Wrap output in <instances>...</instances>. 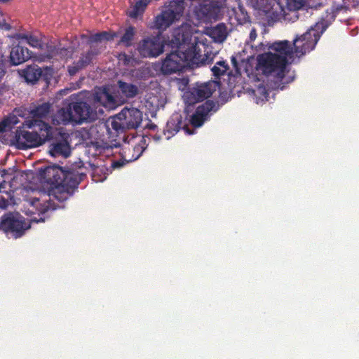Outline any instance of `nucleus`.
I'll list each match as a JSON object with an SVG mask.
<instances>
[{
    "mask_svg": "<svg viewBox=\"0 0 359 359\" xmlns=\"http://www.w3.org/2000/svg\"><path fill=\"white\" fill-rule=\"evenodd\" d=\"M43 175L47 183L51 186L49 200L41 203L38 208L40 213L45 214L49 210L63 208L62 205H55L54 200L62 203L71 197L77 189L81 177L78 172L65 170L57 165L46 167Z\"/></svg>",
    "mask_w": 359,
    "mask_h": 359,
    "instance_id": "obj_1",
    "label": "nucleus"
},
{
    "mask_svg": "<svg viewBox=\"0 0 359 359\" xmlns=\"http://www.w3.org/2000/svg\"><path fill=\"white\" fill-rule=\"evenodd\" d=\"M272 50L275 53L268 52L259 54L257 57V69L262 71L266 76L275 74L278 79L285 77V70L290 60L294 58V46L287 40L275 41L272 43H260L257 50Z\"/></svg>",
    "mask_w": 359,
    "mask_h": 359,
    "instance_id": "obj_2",
    "label": "nucleus"
},
{
    "mask_svg": "<svg viewBox=\"0 0 359 359\" xmlns=\"http://www.w3.org/2000/svg\"><path fill=\"white\" fill-rule=\"evenodd\" d=\"M70 103L74 124L77 125L96 121L99 118L98 114H104L102 107L113 109L118 104L111 88L106 86L95 88L92 103L82 100L72 101Z\"/></svg>",
    "mask_w": 359,
    "mask_h": 359,
    "instance_id": "obj_3",
    "label": "nucleus"
},
{
    "mask_svg": "<svg viewBox=\"0 0 359 359\" xmlns=\"http://www.w3.org/2000/svg\"><path fill=\"white\" fill-rule=\"evenodd\" d=\"M193 34L194 28L189 23H183L174 29L170 45L177 50L167 54L162 61L161 71L164 75H170L183 69L187 62L184 48L185 45L190 43Z\"/></svg>",
    "mask_w": 359,
    "mask_h": 359,
    "instance_id": "obj_4",
    "label": "nucleus"
},
{
    "mask_svg": "<svg viewBox=\"0 0 359 359\" xmlns=\"http://www.w3.org/2000/svg\"><path fill=\"white\" fill-rule=\"evenodd\" d=\"M24 125L29 128L36 127L38 130L26 131L17 130L15 135V142L17 148L27 149L39 147L49 141L52 126L43 120H27Z\"/></svg>",
    "mask_w": 359,
    "mask_h": 359,
    "instance_id": "obj_5",
    "label": "nucleus"
},
{
    "mask_svg": "<svg viewBox=\"0 0 359 359\" xmlns=\"http://www.w3.org/2000/svg\"><path fill=\"white\" fill-rule=\"evenodd\" d=\"M185 5V0H169L165 9L154 18L151 28L160 32L166 30L183 16Z\"/></svg>",
    "mask_w": 359,
    "mask_h": 359,
    "instance_id": "obj_6",
    "label": "nucleus"
},
{
    "mask_svg": "<svg viewBox=\"0 0 359 359\" xmlns=\"http://www.w3.org/2000/svg\"><path fill=\"white\" fill-rule=\"evenodd\" d=\"M104 39L100 32L91 35L88 41L90 45L89 50L85 53L81 54L79 60L75 61L72 65L68 66L67 70L70 76H74L80 70L86 68L93 63V60L101 53L100 48L97 42H101Z\"/></svg>",
    "mask_w": 359,
    "mask_h": 359,
    "instance_id": "obj_7",
    "label": "nucleus"
},
{
    "mask_svg": "<svg viewBox=\"0 0 359 359\" xmlns=\"http://www.w3.org/2000/svg\"><path fill=\"white\" fill-rule=\"evenodd\" d=\"M50 133L48 154L53 157H69L72 154L69 135L53 126Z\"/></svg>",
    "mask_w": 359,
    "mask_h": 359,
    "instance_id": "obj_8",
    "label": "nucleus"
},
{
    "mask_svg": "<svg viewBox=\"0 0 359 359\" xmlns=\"http://www.w3.org/2000/svg\"><path fill=\"white\" fill-rule=\"evenodd\" d=\"M184 49L187 62L197 67L212 62L215 56L209 46L203 43H194L192 39L189 44L185 45Z\"/></svg>",
    "mask_w": 359,
    "mask_h": 359,
    "instance_id": "obj_9",
    "label": "nucleus"
},
{
    "mask_svg": "<svg viewBox=\"0 0 359 359\" xmlns=\"http://www.w3.org/2000/svg\"><path fill=\"white\" fill-rule=\"evenodd\" d=\"M219 85V81L212 80L204 83H196L184 93L186 103L191 105L209 98L216 91Z\"/></svg>",
    "mask_w": 359,
    "mask_h": 359,
    "instance_id": "obj_10",
    "label": "nucleus"
},
{
    "mask_svg": "<svg viewBox=\"0 0 359 359\" xmlns=\"http://www.w3.org/2000/svg\"><path fill=\"white\" fill-rule=\"evenodd\" d=\"M29 228L23 217L18 213L9 212L4 215L0 222V230L6 234H11L15 238L22 236Z\"/></svg>",
    "mask_w": 359,
    "mask_h": 359,
    "instance_id": "obj_11",
    "label": "nucleus"
},
{
    "mask_svg": "<svg viewBox=\"0 0 359 359\" xmlns=\"http://www.w3.org/2000/svg\"><path fill=\"white\" fill-rule=\"evenodd\" d=\"M147 138V136H143L139 143L135 146H130V144L124 146L121 149V159L113 161L111 163V167L114 168H119L126 163L133 162L139 158L148 145Z\"/></svg>",
    "mask_w": 359,
    "mask_h": 359,
    "instance_id": "obj_12",
    "label": "nucleus"
},
{
    "mask_svg": "<svg viewBox=\"0 0 359 359\" xmlns=\"http://www.w3.org/2000/svg\"><path fill=\"white\" fill-rule=\"evenodd\" d=\"M319 39V34L312 27L304 34L297 36L293 40L294 50L297 56L301 57L313 50Z\"/></svg>",
    "mask_w": 359,
    "mask_h": 359,
    "instance_id": "obj_13",
    "label": "nucleus"
},
{
    "mask_svg": "<svg viewBox=\"0 0 359 359\" xmlns=\"http://www.w3.org/2000/svg\"><path fill=\"white\" fill-rule=\"evenodd\" d=\"M143 57H156L164 50V43L159 36H152L142 39L137 47Z\"/></svg>",
    "mask_w": 359,
    "mask_h": 359,
    "instance_id": "obj_14",
    "label": "nucleus"
},
{
    "mask_svg": "<svg viewBox=\"0 0 359 359\" xmlns=\"http://www.w3.org/2000/svg\"><path fill=\"white\" fill-rule=\"evenodd\" d=\"M219 109V104L213 100H208L198 105L194 114L190 116V123L194 128L203 126L210 116Z\"/></svg>",
    "mask_w": 359,
    "mask_h": 359,
    "instance_id": "obj_15",
    "label": "nucleus"
},
{
    "mask_svg": "<svg viewBox=\"0 0 359 359\" xmlns=\"http://www.w3.org/2000/svg\"><path fill=\"white\" fill-rule=\"evenodd\" d=\"M118 118L123 119L126 128L135 129L142 121V113L136 108H124L118 114Z\"/></svg>",
    "mask_w": 359,
    "mask_h": 359,
    "instance_id": "obj_16",
    "label": "nucleus"
},
{
    "mask_svg": "<svg viewBox=\"0 0 359 359\" xmlns=\"http://www.w3.org/2000/svg\"><path fill=\"white\" fill-rule=\"evenodd\" d=\"M181 128L186 130L188 134H191L187 126H183L182 117L181 115L175 114L172 115L168 121L165 128L163 129V133L166 140L170 139Z\"/></svg>",
    "mask_w": 359,
    "mask_h": 359,
    "instance_id": "obj_17",
    "label": "nucleus"
},
{
    "mask_svg": "<svg viewBox=\"0 0 359 359\" xmlns=\"http://www.w3.org/2000/svg\"><path fill=\"white\" fill-rule=\"evenodd\" d=\"M32 57V52L26 47L15 45L11 47L9 62L11 65H19Z\"/></svg>",
    "mask_w": 359,
    "mask_h": 359,
    "instance_id": "obj_18",
    "label": "nucleus"
},
{
    "mask_svg": "<svg viewBox=\"0 0 359 359\" xmlns=\"http://www.w3.org/2000/svg\"><path fill=\"white\" fill-rule=\"evenodd\" d=\"M52 123L53 125L56 126H67L70 123L74 124V119L70 102L66 107H62L57 110L52 118Z\"/></svg>",
    "mask_w": 359,
    "mask_h": 359,
    "instance_id": "obj_19",
    "label": "nucleus"
},
{
    "mask_svg": "<svg viewBox=\"0 0 359 359\" xmlns=\"http://www.w3.org/2000/svg\"><path fill=\"white\" fill-rule=\"evenodd\" d=\"M52 109V104L49 102H43L39 104H34L29 107V114L31 120H42L46 118Z\"/></svg>",
    "mask_w": 359,
    "mask_h": 359,
    "instance_id": "obj_20",
    "label": "nucleus"
},
{
    "mask_svg": "<svg viewBox=\"0 0 359 359\" xmlns=\"http://www.w3.org/2000/svg\"><path fill=\"white\" fill-rule=\"evenodd\" d=\"M117 85L121 93L127 98H133L139 93V88L135 84L120 80L118 81Z\"/></svg>",
    "mask_w": 359,
    "mask_h": 359,
    "instance_id": "obj_21",
    "label": "nucleus"
},
{
    "mask_svg": "<svg viewBox=\"0 0 359 359\" xmlns=\"http://www.w3.org/2000/svg\"><path fill=\"white\" fill-rule=\"evenodd\" d=\"M42 71L37 65L28 66L23 70V76L27 82L34 83L41 77Z\"/></svg>",
    "mask_w": 359,
    "mask_h": 359,
    "instance_id": "obj_22",
    "label": "nucleus"
},
{
    "mask_svg": "<svg viewBox=\"0 0 359 359\" xmlns=\"http://www.w3.org/2000/svg\"><path fill=\"white\" fill-rule=\"evenodd\" d=\"M18 116H21L20 114H9L0 121V133L6 131L7 130L13 128L15 125L19 123Z\"/></svg>",
    "mask_w": 359,
    "mask_h": 359,
    "instance_id": "obj_23",
    "label": "nucleus"
},
{
    "mask_svg": "<svg viewBox=\"0 0 359 359\" xmlns=\"http://www.w3.org/2000/svg\"><path fill=\"white\" fill-rule=\"evenodd\" d=\"M135 33L136 30L133 26L126 27L118 43L119 45H123L126 47L131 46L133 45Z\"/></svg>",
    "mask_w": 359,
    "mask_h": 359,
    "instance_id": "obj_24",
    "label": "nucleus"
},
{
    "mask_svg": "<svg viewBox=\"0 0 359 359\" xmlns=\"http://www.w3.org/2000/svg\"><path fill=\"white\" fill-rule=\"evenodd\" d=\"M149 1V0H138L132 7L128 13V15L131 18H137L139 16L143 15Z\"/></svg>",
    "mask_w": 359,
    "mask_h": 359,
    "instance_id": "obj_25",
    "label": "nucleus"
},
{
    "mask_svg": "<svg viewBox=\"0 0 359 359\" xmlns=\"http://www.w3.org/2000/svg\"><path fill=\"white\" fill-rule=\"evenodd\" d=\"M210 36H211L215 41L222 42L227 36L226 27L224 23H219L215 27L210 29Z\"/></svg>",
    "mask_w": 359,
    "mask_h": 359,
    "instance_id": "obj_26",
    "label": "nucleus"
},
{
    "mask_svg": "<svg viewBox=\"0 0 359 359\" xmlns=\"http://www.w3.org/2000/svg\"><path fill=\"white\" fill-rule=\"evenodd\" d=\"M218 7L212 4H203L199 10V12L205 17L207 20H211L215 18L218 13Z\"/></svg>",
    "mask_w": 359,
    "mask_h": 359,
    "instance_id": "obj_27",
    "label": "nucleus"
},
{
    "mask_svg": "<svg viewBox=\"0 0 359 359\" xmlns=\"http://www.w3.org/2000/svg\"><path fill=\"white\" fill-rule=\"evenodd\" d=\"M50 57H59L60 59L68 58L71 57L72 50L69 48H60L54 46L50 50Z\"/></svg>",
    "mask_w": 359,
    "mask_h": 359,
    "instance_id": "obj_28",
    "label": "nucleus"
},
{
    "mask_svg": "<svg viewBox=\"0 0 359 359\" xmlns=\"http://www.w3.org/2000/svg\"><path fill=\"white\" fill-rule=\"evenodd\" d=\"M229 67L226 61L220 60L215 63L212 67L211 71L215 77L219 78L221 76L224 75L229 70Z\"/></svg>",
    "mask_w": 359,
    "mask_h": 359,
    "instance_id": "obj_29",
    "label": "nucleus"
},
{
    "mask_svg": "<svg viewBox=\"0 0 359 359\" xmlns=\"http://www.w3.org/2000/svg\"><path fill=\"white\" fill-rule=\"evenodd\" d=\"M20 38L25 40L33 48H41V41L36 36L23 34L20 36Z\"/></svg>",
    "mask_w": 359,
    "mask_h": 359,
    "instance_id": "obj_30",
    "label": "nucleus"
},
{
    "mask_svg": "<svg viewBox=\"0 0 359 359\" xmlns=\"http://www.w3.org/2000/svg\"><path fill=\"white\" fill-rule=\"evenodd\" d=\"M108 127L109 128H111L117 133L122 132L124 128H126L123 119H119L118 118V114L114 118L111 120L110 123V127Z\"/></svg>",
    "mask_w": 359,
    "mask_h": 359,
    "instance_id": "obj_31",
    "label": "nucleus"
},
{
    "mask_svg": "<svg viewBox=\"0 0 359 359\" xmlns=\"http://www.w3.org/2000/svg\"><path fill=\"white\" fill-rule=\"evenodd\" d=\"M241 57V53H238L236 55H232L231 57V64L236 74H241V64L245 62V60Z\"/></svg>",
    "mask_w": 359,
    "mask_h": 359,
    "instance_id": "obj_32",
    "label": "nucleus"
},
{
    "mask_svg": "<svg viewBox=\"0 0 359 359\" xmlns=\"http://www.w3.org/2000/svg\"><path fill=\"white\" fill-rule=\"evenodd\" d=\"M289 10H298L301 8L305 3V0H285Z\"/></svg>",
    "mask_w": 359,
    "mask_h": 359,
    "instance_id": "obj_33",
    "label": "nucleus"
},
{
    "mask_svg": "<svg viewBox=\"0 0 359 359\" xmlns=\"http://www.w3.org/2000/svg\"><path fill=\"white\" fill-rule=\"evenodd\" d=\"M271 1H272V0H257V7L258 9L268 13L271 8L270 6Z\"/></svg>",
    "mask_w": 359,
    "mask_h": 359,
    "instance_id": "obj_34",
    "label": "nucleus"
},
{
    "mask_svg": "<svg viewBox=\"0 0 359 359\" xmlns=\"http://www.w3.org/2000/svg\"><path fill=\"white\" fill-rule=\"evenodd\" d=\"M102 37L104 40L110 41L114 39V36H116V34H111L107 32H100Z\"/></svg>",
    "mask_w": 359,
    "mask_h": 359,
    "instance_id": "obj_35",
    "label": "nucleus"
},
{
    "mask_svg": "<svg viewBox=\"0 0 359 359\" xmlns=\"http://www.w3.org/2000/svg\"><path fill=\"white\" fill-rule=\"evenodd\" d=\"M4 60L3 56L0 57V79L5 75Z\"/></svg>",
    "mask_w": 359,
    "mask_h": 359,
    "instance_id": "obj_36",
    "label": "nucleus"
},
{
    "mask_svg": "<svg viewBox=\"0 0 359 359\" xmlns=\"http://www.w3.org/2000/svg\"><path fill=\"white\" fill-rule=\"evenodd\" d=\"M8 205V199L4 198L1 196L0 197V208L4 209L6 208Z\"/></svg>",
    "mask_w": 359,
    "mask_h": 359,
    "instance_id": "obj_37",
    "label": "nucleus"
},
{
    "mask_svg": "<svg viewBox=\"0 0 359 359\" xmlns=\"http://www.w3.org/2000/svg\"><path fill=\"white\" fill-rule=\"evenodd\" d=\"M256 38H257V30L255 28H252L250 32V36H249L250 42L254 41Z\"/></svg>",
    "mask_w": 359,
    "mask_h": 359,
    "instance_id": "obj_38",
    "label": "nucleus"
},
{
    "mask_svg": "<svg viewBox=\"0 0 359 359\" xmlns=\"http://www.w3.org/2000/svg\"><path fill=\"white\" fill-rule=\"evenodd\" d=\"M156 128H157V126L151 121L149 123H148L147 124V126H145V128H148V129L153 130H154Z\"/></svg>",
    "mask_w": 359,
    "mask_h": 359,
    "instance_id": "obj_39",
    "label": "nucleus"
},
{
    "mask_svg": "<svg viewBox=\"0 0 359 359\" xmlns=\"http://www.w3.org/2000/svg\"><path fill=\"white\" fill-rule=\"evenodd\" d=\"M153 138L156 140V141H158L161 139V136L160 135H155L153 136Z\"/></svg>",
    "mask_w": 359,
    "mask_h": 359,
    "instance_id": "obj_40",
    "label": "nucleus"
},
{
    "mask_svg": "<svg viewBox=\"0 0 359 359\" xmlns=\"http://www.w3.org/2000/svg\"><path fill=\"white\" fill-rule=\"evenodd\" d=\"M9 0H0V3H6L8 2Z\"/></svg>",
    "mask_w": 359,
    "mask_h": 359,
    "instance_id": "obj_41",
    "label": "nucleus"
},
{
    "mask_svg": "<svg viewBox=\"0 0 359 359\" xmlns=\"http://www.w3.org/2000/svg\"><path fill=\"white\" fill-rule=\"evenodd\" d=\"M81 37H82V38H86V36L85 34H83V35H81Z\"/></svg>",
    "mask_w": 359,
    "mask_h": 359,
    "instance_id": "obj_42",
    "label": "nucleus"
},
{
    "mask_svg": "<svg viewBox=\"0 0 359 359\" xmlns=\"http://www.w3.org/2000/svg\"><path fill=\"white\" fill-rule=\"evenodd\" d=\"M134 154V151H130V155L133 154Z\"/></svg>",
    "mask_w": 359,
    "mask_h": 359,
    "instance_id": "obj_43",
    "label": "nucleus"
}]
</instances>
